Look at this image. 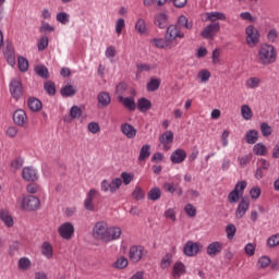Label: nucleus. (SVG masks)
Instances as JSON below:
<instances>
[{
  "label": "nucleus",
  "instance_id": "nucleus-64",
  "mask_svg": "<svg viewBox=\"0 0 279 279\" xmlns=\"http://www.w3.org/2000/svg\"><path fill=\"white\" fill-rule=\"evenodd\" d=\"M163 217L166 219H170V221H175L177 220V218H175V209H173V208L167 209L165 211V214H163Z\"/></svg>",
  "mask_w": 279,
  "mask_h": 279
},
{
  "label": "nucleus",
  "instance_id": "nucleus-58",
  "mask_svg": "<svg viewBox=\"0 0 279 279\" xmlns=\"http://www.w3.org/2000/svg\"><path fill=\"white\" fill-rule=\"evenodd\" d=\"M40 34H50L51 32H56V27L51 26L49 23H44L39 27Z\"/></svg>",
  "mask_w": 279,
  "mask_h": 279
},
{
  "label": "nucleus",
  "instance_id": "nucleus-7",
  "mask_svg": "<svg viewBox=\"0 0 279 279\" xmlns=\"http://www.w3.org/2000/svg\"><path fill=\"white\" fill-rule=\"evenodd\" d=\"M147 255L144 246L133 245L129 251V258L131 263H140L143 259V256Z\"/></svg>",
  "mask_w": 279,
  "mask_h": 279
},
{
  "label": "nucleus",
  "instance_id": "nucleus-34",
  "mask_svg": "<svg viewBox=\"0 0 279 279\" xmlns=\"http://www.w3.org/2000/svg\"><path fill=\"white\" fill-rule=\"evenodd\" d=\"M153 43L157 49H171V44L165 38H155Z\"/></svg>",
  "mask_w": 279,
  "mask_h": 279
},
{
  "label": "nucleus",
  "instance_id": "nucleus-9",
  "mask_svg": "<svg viewBox=\"0 0 279 279\" xmlns=\"http://www.w3.org/2000/svg\"><path fill=\"white\" fill-rule=\"evenodd\" d=\"M203 245L198 242L187 241L183 246V254L189 257L195 256L198 252H202Z\"/></svg>",
  "mask_w": 279,
  "mask_h": 279
},
{
  "label": "nucleus",
  "instance_id": "nucleus-8",
  "mask_svg": "<svg viewBox=\"0 0 279 279\" xmlns=\"http://www.w3.org/2000/svg\"><path fill=\"white\" fill-rule=\"evenodd\" d=\"M58 233L61 239L70 241V239H73V234H75V227L71 222H64L58 228Z\"/></svg>",
  "mask_w": 279,
  "mask_h": 279
},
{
  "label": "nucleus",
  "instance_id": "nucleus-38",
  "mask_svg": "<svg viewBox=\"0 0 279 279\" xmlns=\"http://www.w3.org/2000/svg\"><path fill=\"white\" fill-rule=\"evenodd\" d=\"M253 154L255 156H266L267 155V146L263 143H257L253 146Z\"/></svg>",
  "mask_w": 279,
  "mask_h": 279
},
{
  "label": "nucleus",
  "instance_id": "nucleus-33",
  "mask_svg": "<svg viewBox=\"0 0 279 279\" xmlns=\"http://www.w3.org/2000/svg\"><path fill=\"white\" fill-rule=\"evenodd\" d=\"M41 254L46 258H53V246H51V243L44 242L41 244Z\"/></svg>",
  "mask_w": 279,
  "mask_h": 279
},
{
  "label": "nucleus",
  "instance_id": "nucleus-49",
  "mask_svg": "<svg viewBox=\"0 0 279 279\" xmlns=\"http://www.w3.org/2000/svg\"><path fill=\"white\" fill-rule=\"evenodd\" d=\"M260 86V78L258 77H250L246 80V88H258Z\"/></svg>",
  "mask_w": 279,
  "mask_h": 279
},
{
  "label": "nucleus",
  "instance_id": "nucleus-4",
  "mask_svg": "<svg viewBox=\"0 0 279 279\" xmlns=\"http://www.w3.org/2000/svg\"><path fill=\"white\" fill-rule=\"evenodd\" d=\"M21 208L22 210H27L28 213L38 210V208H40V198L32 195L23 197L21 201Z\"/></svg>",
  "mask_w": 279,
  "mask_h": 279
},
{
  "label": "nucleus",
  "instance_id": "nucleus-55",
  "mask_svg": "<svg viewBox=\"0 0 279 279\" xmlns=\"http://www.w3.org/2000/svg\"><path fill=\"white\" fill-rule=\"evenodd\" d=\"M184 211L186 213L187 217H195L197 215V208H195L193 204H186Z\"/></svg>",
  "mask_w": 279,
  "mask_h": 279
},
{
  "label": "nucleus",
  "instance_id": "nucleus-2",
  "mask_svg": "<svg viewBox=\"0 0 279 279\" xmlns=\"http://www.w3.org/2000/svg\"><path fill=\"white\" fill-rule=\"evenodd\" d=\"M247 189L246 181H239L234 189L228 194L229 204H236L243 197V191Z\"/></svg>",
  "mask_w": 279,
  "mask_h": 279
},
{
  "label": "nucleus",
  "instance_id": "nucleus-10",
  "mask_svg": "<svg viewBox=\"0 0 279 279\" xmlns=\"http://www.w3.org/2000/svg\"><path fill=\"white\" fill-rule=\"evenodd\" d=\"M165 36L171 44L175 38H184V32H182L178 25H170L167 27Z\"/></svg>",
  "mask_w": 279,
  "mask_h": 279
},
{
  "label": "nucleus",
  "instance_id": "nucleus-32",
  "mask_svg": "<svg viewBox=\"0 0 279 279\" xmlns=\"http://www.w3.org/2000/svg\"><path fill=\"white\" fill-rule=\"evenodd\" d=\"M35 73L38 77H41V80H49V69L43 64L35 66Z\"/></svg>",
  "mask_w": 279,
  "mask_h": 279
},
{
  "label": "nucleus",
  "instance_id": "nucleus-47",
  "mask_svg": "<svg viewBox=\"0 0 279 279\" xmlns=\"http://www.w3.org/2000/svg\"><path fill=\"white\" fill-rule=\"evenodd\" d=\"M47 47H49V37H40V39L37 41L38 51H45Z\"/></svg>",
  "mask_w": 279,
  "mask_h": 279
},
{
  "label": "nucleus",
  "instance_id": "nucleus-19",
  "mask_svg": "<svg viewBox=\"0 0 279 279\" xmlns=\"http://www.w3.org/2000/svg\"><path fill=\"white\" fill-rule=\"evenodd\" d=\"M223 250V244L221 242H211L206 247V254L210 256V258H215V256L221 254Z\"/></svg>",
  "mask_w": 279,
  "mask_h": 279
},
{
  "label": "nucleus",
  "instance_id": "nucleus-5",
  "mask_svg": "<svg viewBox=\"0 0 279 279\" xmlns=\"http://www.w3.org/2000/svg\"><path fill=\"white\" fill-rule=\"evenodd\" d=\"M108 232V222L106 221H98L95 223L92 234L94 239H97L98 241L106 242V235Z\"/></svg>",
  "mask_w": 279,
  "mask_h": 279
},
{
  "label": "nucleus",
  "instance_id": "nucleus-21",
  "mask_svg": "<svg viewBox=\"0 0 279 279\" xmlns=\"http://www.w3.org/2000/svg\"><path fill=\"white\" fill-rule=\"evenodd\" d=\"M95 197H97V190L90 189L84 201L85 209L88 210L89 213L95 211V204H93V199H95Z\"/></svg>",
  "mask_w": 279,
  "mask_h": 279
},
{
  "label": "nucleus",
  "instance_id": "nucleus-51",
  "mask_svg": "<svg viewBox=\"0 0 279 279\" xmlns=\"http://www.w3.org/2000/svg\"><path fill=\"white\" fill-rule=\"evenodd\" d=\"M227 239L232 240L236 234V227L233 223H230L226 227Z\"/></svg>",
  "mask_w": 279,
  "mask_h": 279
},
{
  "label": "nucleus",
  "instance_id": "nucleus-45",
  "mask_svg": "<svg viewBox=\"0 0 279 279\" xmlns=\"http://www.w3.org/2000/svg\"><path fill=\"white\" fill-rule=\"evenodd\" d=\"M238 162H239V166L241 167V169H245V167L248 166L250 162H252V154L239 157Z\"/></svg>",
  "mask_w": 279,
  "mask_h": 279
},
{
  "label": "nucleus",
  "instance_id": "nucleus-35",
  "mask_svg": "<svg viewBox=\"0 0 279 279\" xmlns=\"http://www.w3.org/2000/svg\"><path fill=\"white\" fill-rule=\"evenodd\" d=\"M241 117L245 121H251L252 117H254V112H252V108H250V105L241 106Z\"/></svg>",
  "mask_w": 279,
  "mask_h": 279
},
{
  "label": "nucleus",
  "instance_id": "nucleus-59",
  "mask_svg": "<svg viewBox=\"0 0 279 279\" xmlns=\"http://www.w3.org/2000/svg\"><path fill=\"white\" fill-rule=\"evenodd\" d=\"M57 21L58 23H61V25H66V23H69V14L66 12L58 13Z\"/></svg>",
  "mask_w": 279,
  "mask_h": 279
},
{
  "label": "nucleus",
  "instance_id": "nucleus-61",
  "mask_svg": "<svg viewBox=\"0 0 279 279\" xmlns=\"http://www.w3.org/2000/svg\"><path fill=\"white\" fill-rule=\"evenodd\" d=\"M260 132L263 136H271V126L267 122L260 124Z\"/></svg>",
  "mask_w": 279,
  "mask_h": 279
},
{
  "label": "nucleus",
  "instance_id": "nucleus-57",
  "mask_svg": "<svg viewBox=\"0 0 279 279\" xmlns=\"http://www.w3.org/2000/svg\"><path fill=\"white\" fill-rule=\"evenodd\" d=\"M70 117L72 119H80L82 117V109L77 106H73L71 109H70Z\"/></svg>",
  "mask_w": 279,
  "mask_h": 279
},
{
  "label": "nucleus",
  "instance_id": "nucleus-29",
  "mask_svg": "<svg viewBox=\"0 0 279 279\" xmlns=\"http://www.w3.org/2000/svg\"><path fill=\"white\" fill-rule=\"evenodd\" d=\"M160 197H162V191H160V187H153L147 193V199H149V202H158Z\"/></svg>",
  "mask_w": 279,
  "mask_h": 279
},
{
  "label": "nucleus",
  "instance_id": "nucleus-30",
  "mask_svg": "<svg viewBox=\"0 0 279 279\" xmlns=\"http://www.w3.org/2000/svg\"><path fill=\"white\" fill-rule=\"evenodd\" d=\"M149 156H151V146L149 144H145L144 146H142L140 150V156H138L140 162L147 160Z\"/></svg>",
  "mask_w": 279,
  "mask_h": 279
},
{
  "label": "nucleus",
  "instance_id": "nucleus-6",
  "mask_svg": "<svg viewBox=\"0 0 279 279\" xmlns=\"http://www.w3.org/2000/svg\"><path fill=\"white\" fill-rule=\"evenodd\" d=\"M246 34V44L248 47H256L258 45V40L260 39V33H258V28L254 25H248L245 28Z\"/></svg>",
  "mask_w": 279,
  "mask_h": 279
},
{
  "label": "nucleus",
  "instance_id": "nucleus-22",
  "mask_svg": "<svg viewBox=\"0 0 279 279\" xmlns=\"http://www.w3.org/2000/svg\"><path fill=\"white\" fill-rule=\"evenodd\" d=\"M118 101L122 104V106H124L126 110H129L130 112H134V110H136V100H134L133 96H130V97L120 96L118 97Z\"/></svg>",
  "mask_w": 279,
  "mask_h": 279
},
{
  "label": "nucleus",
  "instance_id": "nucleus-52",
  "mask_svg": "<svg viewBox=\"0 0 279 279\" xmlns=\"http://www.w3.org/2000/svg\"><path fill=\"white\" fill-rule=\"evenodd\" d=\"M198 80L203 82V84H206L210 80V71L208 70H202L197 74Z\"/></svg>",
  "mask_w": 279,
  "mask_h": 279
},
{
  "label": "nucleus",
  "instance_id": "nucleus-42",
  "mask_svg": "<svg viewBox=\"0 0 279 279\" xmlns=\"http://www.w3.org/2000/svg\"><path fill=\"white\" fill-rule=\"evenodd\" d=\"M208 21L215 22V21H226V14L221 12H210L207 13Z\"/></svg>",
  "mask_w": 279,
  "mask_h": 279
},
{
  "label": "nucleus",
  "instance_id": "nucleus-36",
  "mask_svg": "<svg viewBox=\"0 0 279 279\" xmlns=\"http://www.w3.org/2000/svg\"><path fill=\"white\" fill-rule=\"evenodd\" d=\"M60 94L62 97H73L77 94V89L73 87V85H65L61 88Z\"/></svg>",
  "mask_w": 279,
  "mask_h": 279
},
{
  "label": "nucleus",
  "instance_id": "nucleus-41",
  "mask_svg": "<svg viewBox=\"0 0 279 279\" xmlns=\"http://www.w3.org/2000/svg\"><path fill=\"white\" fill-rule=\"evenodd\" d=\"M19 69L22 73H27L29 70V61L25 57H20L17 59Z\"/></svg>",
  "mask_w": 279,
  "mask_h": 279
},
{
  "label": "nucleus",
  "instance_id": "nucleus-25",
  "mask_svg": "<svg viewBox=\"0 0 279 279\" xmlns=\"http://www.w3.org/2000/svg\"><path fill=\"white\" fill-rule=\"evenodd\" d=\"M97 100L101 108H107V106H110L112 98L108 92H100L97 96Z\"/></svg>",
  "mask_w": 279,
  "mask_h": 279
},
{
  "label": "nucleus",
  "instance_id": "nucleus-18",
  "mask_svg": "<svg viewBox=\"0 0 279 279\" xmlns=\"http://www.w3.org/2000/svg\"><path fill=\"white\" fill-rule=\"evenodd\" d=\"M120 131L129 140L136 138V134H138V130L134 128V125L130 123H123L120 126Z\"/></svg>",
  "mask_w": 279,
  "mask_h": 279
},
{
  "label": "nucleus",
  "instance_id": "nucleus-13",
  "mask_svg": "<svg viewBox=\"0 0 279 279\" xmlns=\"http://www.w3.org/2000/svg\"><path fill=\"white\" fill-rule=\"evenodd\" d=\"M121 234H123L121 227H107L105 243H112V241H118V239H121Z\"/></svg>",
  "mask_w": 279,
  "mask_h": 279
},
{
  "label": "nucleus",
  "instance_id": "nucleus-20",
  "mask_svg": "<svg viewBox=\"0 0 279 279\" xmlns=\"http://www.w3.org/2000/svg\"><path fill=\"white\" fill-rule=\"evenodd\" d=\"M13 122L15 125H19L20 128H23L27 124V113L23 109H17L13 113Z\"/></svg>",
  "mask_w": 279,
  "mask_h": 279
},
{
  "label": "nucleus",
  "instance_id": "nucleus-40",
  "mask_svg": "<svg viewBox=\"0 0 279 279\" xmlns=\"http://www.w3.org/2000/svg\"><path fill=\"white\" fill-rule=\"evenodd\" d=\"M173 263V255L170 253H167L160 262V267L161 269H169L171 267V264Z\"/></svg>",
  "mask_w": 279,
  "mask_h": 279
},
{
  "label": "nucleus",
  "instance_id": "nucleus-23",
  "mask_svg": "<svg viewBox=\"0 0 279 279\" xmlns=\"http://www.w3.org/2000/svg\"><path fill=\"white\" fill-rule=\"evenodd\" d=\"M186 274V266L182 262L174 263V266L172 268V277L174 279H178Z\"/></svg>",
  "mask_w": 279,
  "mask_h": 279
},
{
  "label": "nucleus",
  "instance_id": "nucleus-37",
  "mask_svg": "<svg viewBox=\"0 0 279 279\" xmlns=\"http://www.w3.org/2000/svg\"><path fill=\"white\" fill-rule=\"evenodd\" d=\"M245 138L248 145H254L258 141V131L250 130L246 133Z\"/></svg>",
  "mask_w": 279,
  "mask_h": 279
},
{
  "label": "nucleus",
  "instance_id": "nucleus-56",
  "mask_svg": "<svg viewBox=\"0 0 279 279\" xmlns=\"http://www.w3.org/2000/svg\"><path fill=\"white\" fill-rule=\"evenodd\" d=\"M267 245H268V247H277V245H279V233L271 235L267 240Z\"/></svg>",
  "mask_w": 279,
  "mask_h": 279
},
{
  "label": "nucleus",
  "instance_id": "nucleus-63",
  "mask_svg": "<svg viewBox=\"0 0 279 279\" xmlns=\"http://www.w3.org/2000/svg\"><path fill=\"white\" fill-rule=\"evenodd\" d=\"M87 130L92 132V134H97V132H100L101 128L99 126L98 122H90L87 125Z\"/></svg>",
  "mask_w": 279,
  "mask_h": 279
},
{
  "label": "nucleus",
  "instance_id": "nucleus-14",
  "mask_svg": "<svg viewBox=\"0 0 279 279\" xmlns=\"http://www.w3.org/2000/svg\"><path fill=\"white\" fill-rule=\"evenodd\" d=\"M22 178L25 182H36L38 180V171L32 166L24 167Z\"/></svg>",
  "mask_w": 279,
  "mask_h": 279
},
{
  "label": "nucleus",
  "instance_id": "nucleus-39",
  "mask_svg": "<svg viewBox=\"0 0 279 279\" xmlns=\"http://www.w3.org/2000/svg\"><path fill=\"white\" fill-rule=\"evenodd\" d=\"M146 88L148 93H155V90H158V88H160V78L151 77L147 83Z\"/></svg>",
  "mask_w": 279,
  "mask_h": 279
},
{
  "label": "nucleus",
  "instance_id": "nucleus-46",
  "mask_svg": "<svg viewBox=\"0 0 279 279\" xmlns=\"http://www.w3.org/2000/svg\"><path fill=\"white\" fill-rule=\"evenodd\" d=\"M133 199L141 202V199H145V192L141 186H136L132 193Z\"/></svg>",
  "mask_w": 279,
  "mask_h": 279
},
{
  "label": "nucleus",
  "instance_id": "nucleus-1",
  "mask_svg": "<svg viewBox=\"0 0 279 279\" xmlns=\"http://www.w3.org/2000/svg\"><path fill=\"white\" fill-rule=\"evenodd\" d=\"M276 60H278V52L274 45L263 44L257 50L256 62L260 66L275 64Z\"/></svg>",
  "mask_w": 279,
  "mask_h": 279
},
{
  "label": "nucleus",
  "instance_id": "nucleus-44",
  "mask_svg": "<svg viewBox=\"0 0 279 279\" xmlns=\"http://www.w3.org/2000/svg\"><path fill=\"white\" fill-rule=\"evenodd\" d=\"M44 89L46 90L47 95H50V97H53L56 95V83L48 81L44 84Z\"/></svg>",
  "mask_w": 279,
  "mask_h": 279
},
{
  "label": "nucleus",
  "instance_id": "nucleus-15",
  "mask_svg": "<svg viewBox=\"0 0 279 279\" xmlns=\"http://www.w3.org/2000/svg\"><path fill=\"white\" fill-rule=\"evenodd\" d=\"M159 142L162 145L163 151H169L171 145L173 144V133L171 131H166L159 136Z\"/></svg>",
  "mask_w": 279,
  "mask_h": 279
},
{
  "label": "nucleus",
  "instance_id": "nucleus-26",
  "mask_svg": "<svg viewBox=\"0 0 279 279\" xmlns=\"http://www.w3.org/2000/svg\"><path fill=\"white\" fill-rule=\"evenodd\" d=\"M177 27H179V29H193V21H189V17L185 15H180L178 17Z\"/></svg>",
  "mask_w": 279,
  "mask_h": 279
},
{
  "label": "nucleus",
  "instance_id": "nucleus-50",
  "mask_svg": "<svg viewBox=\"0 0 279 279\" xmlns=\"http://www.w3.org/2000/svg\"><path fill=\"white\" fill-rule=\"evenodd\" d=\"M19 269L27 270L28 267H32V260L27 257H21L17 262Z\"/></svg>",
  "mask_w": 279,
  "mask_h": 279
},
{
  "label": "nucleus",
  "instance_id": "nucleus-11",
  "mask_svg": "<svg viewBox=\"0 0 279 279\" xmlns=\"http://www.w3.org/2000/svg\"><path fill=\"white\" fill-rule=\"evenodd\" d=\"M9 90L13 99H21L23 97V84L16 78L11 80Z\"/></svg>",
  "mask_w": 279,
  "mask_h": 279
},
{
  "label": "nucleus",
  "instance_id": "nucleus-62",
  "mask_svg": "<svg viewBox=\"0 0 279 279\" xmlns=\"http://www.w3.org/2000/svg\"><path fill=\"white\" fill-rule=\"evenodd\" d=\"M244 252L246 256H254V254H256V245L247 243L244 247Z\"/></svg>",
  "mask_w": 279,
  "mask_h": 279
},
{
  "label": "nucleus",
  "instance_id": "nucleus-27",
  "mask_svg": "<svg viewBox=\"0 0 279 279\" xmlns=\"http://www.w3.org/2000/svg\"><path fill=\"white\" fill-rule=\"evenodd\" d=\"M27 106L32 112H40L43 110V102L38 98H29Z\"/></svg>",
  "mask_w": 279,
  "mask_h": 279
},
{
  "label": "nucleus",
  "instance_id": "nucleus-43",
  "mask_svg": "<svg viewBox=\"0 0 279 279\" xmlns=\"http://www.w3.org/2000/svg\"><path fill=\"white\" fill-rule=\"evenodd\" d=\"M135 29L138 34H147V25L145 24V20L138 19L135 23Z\"/></svg>",
  "mask_w": 279,
  "mask_h": 279
},
{
  "label": "nucleus",
  "instance_id": "nucleus-60",
  "mask_svg": "<svg viewBox=\"0 0 279 279\" xmlns=\"http://www.w3.org/2000/svg\"><path fill=\"white\" fill-rule=\"evenodd\" d=\"M19 247H21V243L19 241H13L9 246L10 256H14L16 252H19Z\"/></svg>",
  "mask_w": 279,
  "mask_h": 279
},
{
  "label": "nucleus",
  "instance_id": "nucleus-3",
  "mask_svg": "<svg viewBox=\"0 0 279 279\" xmlns=\"http://www.w3.org/2000/svg\"><path fill=\"white\" fill-rule=\"evenodd\" d=\"M123 184V181L121 180V178H116L111 181L108 180H102L100 183V191H102V193H111L112 195H114V193H117V191H119V189H121V185Z\"/></svg>",
  "mask_w": 279,
  "mask_h": 279
},
{
  "label": "nucleus",
  "instance_id": "nucleus-16",
  "mask_svg": "<svg viewBox=\"0 0 279 279\" xmlns=\"http://www.w3.org/2000/svg\"><path fill=\"white\" fill-rule=\"evenodd\" d=\"M186 160V150L182 148H177L172 154L170 155V161L172 165H182Z\"/></svg>",
  "mask_w": 279,
  "mask_h": 279
},
{
  "label": "nucleus",
  "instance_id": "nucleus-17",
  "mask_svg": "<svg viewBox=\"0 0 279 279\" xmlns=\"http://www.w3.org/2000/svg\"><path fill=\"white\" fill-rule=\"evenodd\" d=\"M250 210V198H241L238 208L235 210V218L243 219L245 213Z\"/></svg>",
  "mask_w": 279,
  "mask_h": 279
},
{
  "label": "nucleus",
  "instance_id": "nucleus-31",
  "mask_svg": "<svg viewBox=\"0 0 279 279\" xmlns=\"http://www.w3.org/2000/svg\"><path fill=\"white\" fill-rule=\"evenodd\" d=\"M137 109L140 112H147V110L151 109V101L147 98H140L137 100Z\"/></svg>",
  "mask_w": 279,
  "mask_h": 279
},
{
  "label": "nucleus",
  "instance_id": "nucleus-54",
  "mask_svg": "<svg viewBox=\"0 0 279 279\" xmlns=\"http://www.w3.org/2000/svg\"><path fill=\"white\" fill-rule=\"evenodd\" d=\"M121 179H122V182L125 186H128L132 180H134V173H130V172H122L121 173Z\"/></svg>",
  "mask_w": 279,
  "mask_h": 279
},
{
  "label": "nucleus",
  "instance_id": "nucleus-28",
  "mask_svg": "<svg viewBox=\"0 0 279 279\" xmlns=\"http://www.w3.org/2000/svg\"><path fill=\"white\" fill-rule=\"evenodd\" d=\"M155 25H157V27H159V29H165V27H167V25H168L167 14L159 13V14L155 15Z\"/></svg>",
  "mask_w": 279,
  "mask_h": 279
},
{
  "label": "nucleus",
  "instance_id": "nucleus-12",
  "mask_svg": "<svg viewBox=\"0 0 279 279\" xmlns=\"http://www.w3.org/2000/svg\"><path fill=\"white\" fill-rule=\"evenodd\" d=\"M219 29H221V25L219 23H211L203 29L201 36L206 40H210L215 38V35L218 34Z\"/></svg>",
  "mask_w": 279,
  "mask_h": 279
},
{
  "label": "nucleus",
  "instance_id": "nucleus-53",
  "mask_svg": "<svg viewBox=\"0 0 279 279\" xmlns=\"http://www.w3.org/2000/svg\"><path fill=\"white\" fill-rule=\"evenodd\" d=\"M128 90V84L125 82H121L116 86V94L118 95V98L123 97V93Z\"/></svg>",
  "mask_w": 279,
  "mask_h": 279
},
{
  "label": "nucleus",
  "instance_id": "nucleus-24",
  "mask_svg": "<svg viewBox=\"0 0 279 279\" xmlns=\"http://www.w3.org/2000/svg\"><path fill=\"white\" fill-rule=\"evenodd\" d=\"M0 221L7 226V228H12L14 226V218L10 215L7 209L0 210Z\"/></svg>",
  "mask_w": 279,
  "mask_h": 279
},
{
  "label": "nucleus",
  "instance_id": "nucleus-48",
  "mask_svg": "<svg viewBox=\"0 0 279 279\" xmlns=\"http://www.w3.org/2000/svg\"><path fill=\"white\" fill-rule=\"evenodd\" d=\"M128 265H129L128 259L124 256H122L114 262L113 267L114 269H125Z\"/></svg>",
  "mask_w": 279,
  "mask_h": 279
}]
</instances>
